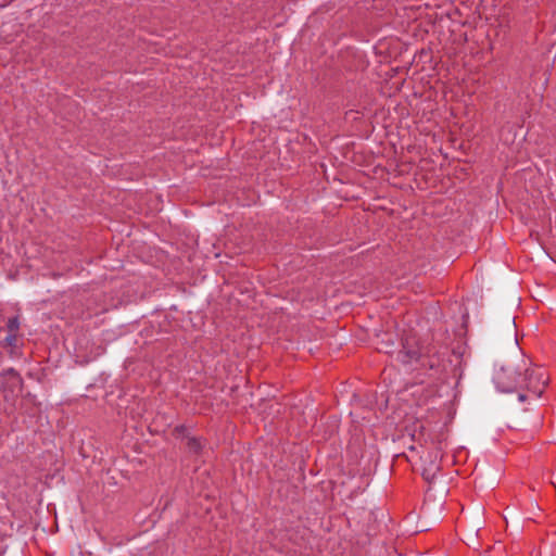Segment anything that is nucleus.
Masks as SVG:
<instances>
[{"label": "nucleus", "instance_id": "1", "mask_svg": "<svg viewBox=\"0 0 556 556\" xmlns=\"http://www.w3.org/2000/svg\"><path fill=\"white\" fill-rule=\"evenodd\" d=\"M521 372L522 386H520V390H527L535 399H539L547 384L546 370L540 366L530 368V362L522 359Z\"/></svg>", "mask_w": 556, "mask_h": 556}, {"label": "nucleus", "instance_id": "2", "mask_svg": "<svg viewBox=\"0 0 556 556\" xmlns=\"http://www.w3.org/2000/svg\"><path fill=\"white\" fill-rule=\"evenodd\" d=\"M521 365L514 367L510 365L503 366L494 375L496 388L502 392H514L520 390L521 382Z\"/></svg>", "mask_w": 556, "mask_h": 556}, {"label": "nucleus", "instance_id": "3", "mask_svg": "<svg viewBox=\"0 0 556 556\" xmlns=\"http://www.w3.org/2000/svg\"><path fill=\"white\" fill-rule=\"evenodd\" d=\"M21 389L22 379L13 368L0 374V391H3L5 399L10 395H15V393L21 391Z\"/></svg>", "mask_w": 556, "mask_h": 556}, {"label": "nucleus", "instance_id": "4", "mask_svg": "<svg viewBox=\"0 0 556 556\" xmlns=\"http://www.w3.org/2000/svg\"><path fill=\"white\" fill-rule=\"evenodd\" d=\"M440 470V464L435 459H430L429 466L424 467L422 476L427 481L435 478L437 472Z\"/></svg>", "mask_w": 556, "mask_h": 556}, {"label": "nucleus", "instance_id": "5", "mask_svg": "<svg viewBox=\"0 0 556 556\" xmlns=\"http://www.w3.org/2000/svg\"><path fill=\"white\" fill-rule=\"evenodd\" d=\"M188 450L192 453H199L202 448V443L200 439L189 438L187 442Z\"/></svg>", "mask_w": 556, "mask_h": 556}, {"label": "nucleus", "instance_id": "6", "mask_svg": "<svg viewBox=\"0 0 556 556\" xmlns=\"http://www.w3.org/2000/svg\"><path fill=\"white\" fill-rule=\"evenodd\" d=\"M7 328L9 330V333L17 334L18 328H20V319L17 316L9 318L7 323Z\"/></svg>", "mask_w": 556, "mask_h": 556}, {"label": "nucleus", "instance_id": "7", "mask_svg": "<svg viewBox=\"0 0 556 556\" xmlns=\"http://www.w3.org/2000/svg\"><path fill=\"white\" fill-rule=\"evenodd\" d=\"M17 340V334L9 333L7 338L4 339L7 345L15 346Z\"/></svg>", "mask_w": 556, "mask_h": 556}, {"label": "nucleus", "instance_id": "8", "mask_svg": "<svg viewBox=\"0 0 556 556\" xmlns=\"http://www.w3.org/2000/svg\"><path fill=\"white\" fill-rule=\"evenodd\" d=\"M526 397H527V395H526V394H523V393H519V400H520V401H525V400H526Z\"/></svg>", "mask_w": 556, "mask_h": 556}]
</instances>
